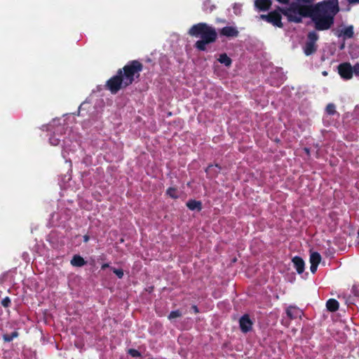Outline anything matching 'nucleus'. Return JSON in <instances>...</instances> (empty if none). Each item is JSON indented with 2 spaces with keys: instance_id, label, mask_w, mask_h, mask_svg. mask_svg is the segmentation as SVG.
I'll list each match as a JSON object with an SVG mask.
<instances>
[{
  "instance_id": "f257e3e1",
  "label": "nucleus",
  "mask_w": 359,
  "mask_h": 359,
  "mask_svg": "<svg viewBox=\"0 0 359 359\" xmlns=\"http://www.w3.org/2000/svg\"><path fill=\"white\" fill-rule=\"evenodd\" d=\"M288 12H299L304 18H310L313 27L317 31L330 29L334 23V17L339 12L338 0H325L313 5L300 4L292 2L288 7L281 8Z\"/></svg>"
},
{
  "instance_id": "f03ea898",
  "label": "nucleus",
  "mask_w": 359,
  "mask_h": 359,
  "mask_svg": "<svg viewBox=\"0 0 359 359\" xmlns=\"http://www.w3.org/2000/svg\"><path fill=\"white\" fill-rule=\"evenodd\" d=\"M142 70V62L137 60H130L122 68H119L116 74L106 81L104 88L111 94L116 95L121 90L132 85L135 80L138 81Z\"/></svg>"
},
{
  "instance_id": "7ed1b4c3",
  "label": "nucleus",
  "mask_w": 359,
  "mask_h": 359,
  "mask_svg": "<svg viewBox=\"0 0 359 359\" xmlns=\"http://www.w3.org/2000/svg\"><path fill=\"white\" fill-rule=\"evenodd\" d=\"M188 33L190 36L201 38L194 44L195 48L201 51L206 50V46L215 42L217 39V33L215 27L208 25L205 22L194 25L189 29Z\"/></svg>"
},
{
  "instance_id": "20e7f679",
  "label": "nucleus",
  "mask_w": 359,
  "mask_h": 359,
  "mask_svg": "<svg viewBox=\"0 0 359 359\" xmlns=\"http://www.w3.org/2000/svg\"><path fill=\"white\" fill-rule=\"evenodd\" d=\"M316 31V29L311 31L307 34V40L303 48L304 53L307 56L313 55L317 50L316 41L318 40L319 36Z\"/></svg>"
},
{
  "instance_id": "39448f33",
  "label": "nucleus",
  "mask_w": 359,
  "mask_h": 359,
  "mask_svg": "<svg viewBox=\"0 0 359 359\" xmlns=\"http://www.w3.org/2000/svg\"><path fill=\"white\" fill-rule=\"evenodd\" d=\"M281 13L277 8L275 11L269 12L268 14H262L260 15V18L268 23L273 25L275 27H278L279 28L283 27V24L282 22V16Z\"/></svg>"
},
{
  "instance_id": "423d86ee",
  "label": "nucleus",
  "mask_w": 359,
  "mask_h": 359,
  "mask_svg": "<svg viewBox=\"0 0 359 359\" xmlns=\"http://www.w3.org/2000/svg\"><path fill=\"white\" fill-rule=\"evenodd\" d=\"M338 73L342 79H351L353 76V67L349 62L341 63L338 66Z\"/></svg>"
},
{
  "instance_id": "0eeeda50",
  "label": "nucleus",
  "mask_w": 359,
  "mask_h": 359,
  "mask_svg": "<svg viewBox=\"0 0 359 359\" xmlns=\"http://www.w3.org/2000/svg\"><path fill=\"white\" fill-rule=\"evenodd\" d=\"M253 323L248 314H245L239 319V327L242 332L247 333L252 329Z\"/></svg>"
},
{
  "instance_id": "6e6552de",
  "label": "nucleus",
  "mask_w": 359,
  "mask_h": 359,
  "mask_svg": "<svg viewBox=\"0 0 359 359\" xmlns=\"http://www.w3.org/2000/svg\"><path fill=\"white\" fill-rule=\"evenodd\" d=\"M281 8H285V7H278V11L285 17H287V19L289 22H295V23H300L302 21V18L304 16H302L299 12L294 11L292 12H288L287 14H285V11H283Z\"/></svg>"
},
{
  "instance_id": "1a4fd4ad",
  "label": "nucleus",
  "mask_w": 359,
  "mask_h": 359,
  "mask_svg": "<svg viewBox=\"0 0 359 359\" xmlns=\"http://www.w3.org/2000/svg\"><path fill=\"white\" fill-rule=\"evenodd\" d=\"M311 266L310 270L312 273H315L317 271L318 264L321 261V255L317 252H311L309 259Z\"/></svg>"
},
{
  "instance_id": "9d476101",
  "label": "nucleus",
  "mask_w": 359,
  "mask_h": 359,
  "mask_svg": "<svg viewBox=\"0 0 359 359\" xmlns=\"http://www.w3.org/2000/svg\"><path fill=\"white\" fill-rule=\"evenodd\" d=\"M219 34L226 37H237L239 35V32L236 27L226 26L219 30Z\"/></svg>"
},
{
  "instance_id": "9b49d317",
  "label": "nucleus",
  "mask_w": 359,
  "mask_h": 359,
  "mask_svg": "<svg viewBox=\"0 0 359 359\" xmlns=\"http://www.w3.org/2000/svg\"><path fill=\"white\" fill-rule=\"evenodd\" d=\"M271 0H255V6L260 11H266L271 7Z\"/></svg>"
},
{
  "instance_id": "f8f14e48",
  "label": "nucleus",
  "mask_w": 359,
  "mask_h": 359,
  "mask_svg": "<svg viewBox=\"0 0 359 359\" xmlns=\"http://www.w3.org/2000/svg\"><path fill=\"white\" fill-rule=\"evenodd\" d=\"M292 262L297 272L299 274L302 273L304 271V261L299 256H295L292 258Z\"/></svg>"
},
{
  "instance_id": "ddd939ff",
  "label": "nucleus",
  "mask_w": 359,
  "mask_h": 359,
  "mask_svg": "<svg viewBox=\"0 0 359 359\" xmlns=\"http://www.w3.org/2000/svg\"><path fill=\"white\" fill-rule=\"evenodd\" d=\"M302 311L295 306H290L286 309V314L287 317L291 319H296L297 317L301 316Z\"/></svg>"
},
{
  "instance_id": "4468645a",
  "label": "nucleus",
  "mask_w": 359,
  "mask_h": 359,
  "mask_svg": "<svg viewBox=\"0 0 359 359\" xmlns=\"http://www.w3.org/2000/svg\"><path fill=\"white\" fill-rule=\"evenodd\" d=\"M220 170H221V167L218 164H215V165H209L206 168L205 171L207 173V175H209L210 177H215L217 176Z\"/></svg>"
},
{
  "instance_id": "2eb2a0df",
  "label": "nucleus",
  "mask_w": 359,
  "mask_h": 359,
  "mask_svg": "<svg viewBox=\"0 0 359 359\" xmlns=\"http://www.w3.org/2000/svg\"><path fill=\"white\" fill-rule=\"evenodd\" d=\"M187 206L191 210L201 211L202 210V203L200 201L189 200L187 203Z\"/></svg>"
},
{
  "instance_id": "dca6fc26",
  "label": "nucleus",
  "mask_w": 359,
  "mask_h": 359,
  "mask_svg": "<svg viewBox=\"0 0 359 359\" xmlns=\"http://www.w3.org/2000/svg\"><path fill=\"white\" fill-rule=\"evenodd\" d=\"M70 263L72 266L77 267H81L86 264L85 259L79 255H74Z\"/></svg>"
},
{
  "instance_id": "f3484780",
  "label": "nucleus",
  "mask_w": 359,
  "mask_h": 359,
  "mask_svg": "<svg viewBox=\"0 0 359 359\" xmlns=\"http://www.w3.org/2000/svg\"><path fill=\"white\" fill-rule=\"evenodd\" d=\"M339 304L334 299H330L326 302L327 309L330 312H335L339 309Z\"/></svg>"
},
{
  "instance_id": "a211bd4d",
  "label": "nucleus",
  "mask_w": 359,
  "mask_h": 359,
  "mask_svg": "<svg viewBox=\"0 0 359 359\" xmlns=\"http://www.w3.org/2000/svg\"><path fill=\"white\" fill-rule=\"evenodd\" d=\"M354 32H353V26L349 25L344 29L341 30V33L339 35L343 36L345 39H351L353 37Z\"/></svg>"
},
{
  "instance_id": "6ab92c4d",
  "label": "nucleus",
  "mask_w": 359,
  "mask_h": 359,
  "mask_svg": "<svg viewBox=\"0 0 359 359\" xmlns=\"http://www.w3.org/2000/svg\"><path fill=\"white\" fill-rule=\"evenodd\" d=\"M218 61L226 67H230L232 63L231 59L226 53L220 54Z\"/></svg>"
},
{
  "instance_id": "aec40b11",
  "label": "nucleus",
  "mask_w": 359,
  "mask_h": 359,
  "mask_svg": "<svg viewBox=\"0 0 359 359\" xmlns=\"http://www.w3.org/2000/svg\"><path fill=\"white\" fill-rule=\"evenodd\" d=\"M215 8V6L212 4L210 0H205L203 4V9L204 11L210 13Z\"/></svg>"
},
{
  "instance_id": "412c9836",
  "label": "nucleus",
  "mask_w": 359,
  "mask_h": 359,
  "mask_svg": "<svg viewBox=\"0 0 359 359\" xmlns=\"http://www.w3.org/2000/svg\"><path fill=\"white\" fill-rule=\"evenodd\" d=\"M19 335V333L18 331H14L11 332V334H5L3 335V339L4 341L6 342H10L13 340V339L18 337Z\"/></svg>"
},
{
  "instance_id": "4be33fe9",
  "label": "nucleus",
  "mask_w": 359,
  "mask_h": 359,
  "mask_svg": "<svg viewBox=\"0 0 359 359\" xmlns=\"http://www.w3.org/2000/svg\"><path fill=\"white\" fill-rule=\"evenodd\" d=\"M166 194L174 199H177L179 198V195L177 194V190L175 187H169L166 190Z\"/></svg>"
},
{
  "instance_id": "5701e85b",
  "label": "nucleus",
  "mask_w": 359,
  "mask_h": 359,
  "mask_svg": "<svg viewBox=\"0 0 359 359\" xmlns=\"http://www.w3.org/2000/svg\"><path fill=\"white\" fill-rule=\"evenodd\" d=\"M325 111L328 115H334L337 113L336 107L333 103H330L327 105Z\"/></svg>"
},
{
  "instance_id": "b1692460",
  "label": "nucleus",
  "mask_w": 359,
  "mask_h": 359,
  "mask_svg": "<svg viewBox=\"0 0 359 359\" xmlns=\"http://www.w3.org/2000/svg\"><path fill=\"white\" fill-rule=\"evenodd\" d=\"M182 316V312L180 310L172 311L168 316V319L172 320L174 318H180Z\"/></svg>"
},
{
  "instance_id": "393cba45",
  "label": "nucleus",
  "mask_w": 359,
  "mask_h": 359,
  "mask_svg": "<svg viewBox=\"0 0 359 359\" xmlns=\"http://www.w3.org/2000/svg\"><path fill=\"white\" fill-rule=\"evenodd\" d=\"M128 353L130 355L134 358L140 357L141 355V353L139 351L134 349V348H130L128 351Z\"/></svg>"
},
{
  "instance_id": "a878e982",
  "label": "nucleus",
  "mask_w": 359,
  "mask_h": 359,
  "mask_svg": "<svg viewBox=\"0 0 359 359\" xmlns=\"http://www.w3.org/2000/svg\"><path fill=\"white\" fill-rule=\"evenodd\" d=\"M112 271L118 276V278H122L124 273L123 270L121 269L111 268Z\"/></svg>"
},
{
  "instance_id": "bb28decb",
  "label": "nucleus",
  "mask_w": 359,
  "mask_h": 359,
  "mask_svg": "<svg viewBox=\"0 0 359 359\" xmlns=\"http://www.w3.org/2000/svg\"><path fill=\"white\" fill-rule=\"evenodd\" d=\"M11 304V299L8 297H6L1 300V304L4 307H8Z\"/></svg>"
},
{
  "instance_id": "cd10ccee",
  "label": "nucleus",
  "mask_w": 359,
  "mask_h": 359,
  "mask_svg": "<svg viewBox=\"0 0 359 359\" xmlns=\"http://www.w3.org/2000/svg\"><path fill=\"white\" fill-rule=\"evenodd\" d=\"M49 140H50V143L54 146L59 144V143L60 142V139L55 138L54 136L50 137Z\"/></svg>"
},
{
  "instance_id": "c85d7f7f",
  "label": "nucleus",
  "mask_w": 359,
  "mask_h": 359,
  "mask_svg": "<svg viewBox=\"0 0 359 359\" xmlns=\"http://www.w3.org/2000/svg\"><path fill=\"white\" fill-rule=\"evenodd\" d=\"M359 76V63L355 64L353 67V74Z\"/></svg>"
},
{
  "instance_id": "c756f323",
  "label": "nucleus",
  "mask_w": 359,
  "mask_h": 359,
  "mask_svg": "<svg viewBox=\"0 0 359 359\" xmlns=\"http://www.w3.org/2000/svg\"><path fill=\"white\" fill-rule=\"evenodd\" d=\"M352 292L355 296L359 297V286H353Z\"/></svg>"
},
{
  "instance_id": "7c9ffc66",
  "label": "nucleus",
  "mask_w": 359,
  "mask_h": 359,
  "mask_svg": "<svg viewBox=\"0 0 359 359\" xmlns=\"http://www.w3.org/2000/svg\"><path fill=\"white\" fill-rule=\"evenodd\" d=\"M276 1L282 4H288L290 2V0H276Z\"/></svg>"
},
{
  "instance_id": "2f4dec72",
  "label": "nucleus",
  "mask_w": 359,
  "mask_h": 359,
  "mask_svg": "<svg viewBox=\"0 0 359 359\" xmlns=\"http://www.w3.org/2000/svg\"><path fill=\"white\" fill-rule=\"evenodd\" d=\"M191 309L194 311V312L195 313H199V310H198V307H197V306H196V305H193V306H191Z\"/></svg>"
},
{
  "instance_id": "473e14b6",
  "label": "nucleus",
  "mask_w": 359,
  "mask_h": 359,
  "mask_svg": "<svg viewBox=\"0 0 359 359\" xmlns=\"http://www.w3.org/2000/svg\"><path fill=\"white\" fill-rule=\"evenodd\" d=\"M349 4H359V0H348Z\"/></svg>"
},
{
  "instance_id": "72a5a7b5",
  "label": "nucleus",
  "mask_w": 359,
  "mask_h": 359,
  "mask_svg": "<svg viewBox=\"0 0 359 359\" xmlns=\"http://www.w3.org/2000/svg\"><path fill=\"white\" fill-rule=\"evenodd\" d=\"M90 240V236L88 235H84L83 236V242L84 243H88V241Z\"/></svg>"
},
{
  "instance_id": "f704fd0d",
  "label": "nucleus",
  "mask_w": 359,
  "mask_h": 359,
  "mask_svg": "<svg viewBox=\"0 0 359 359\" xmlns=\"http://www.w3.org/2000/svg\"><path fill=\"white\" fill-rule=\"evenodd\" d=\"M108 267H109V264H107V263H106V264H103L102 265L101 269H102V270H104V269H105L106 268H108Z\"/></svg>"
},
{
  "instance_id": "c9c22d12",
  "label": "nucleus",
  "mask_w": 359,
  "mask_h": 359,
  "mask_svg": "<svg viewBox=\"0 0 359 359\" xmlns=\"http://www.w3.org/2000/svg\"><path fill=\"white\" fill-rule=\"evenodd\" d=\"M322 74H323V76H327V72H325V71L323 72Z\"/></svg>"
},
{
  "instance_id": "e433bc0d",
  "label": "nucleus",
  "mask_w": 359,
  "mask_h": 359,
  "mask_svg": "<svg viewBox=\"0 0 359 359\" xmlns=\"http://www.w3.org/2000/svg\"><path fill=\"white\" fill-rule=\"evenodd\" d=\"M305 151H306V152L307 154H309V149L305 148Z\"/></svg>"
}]
</instances>
